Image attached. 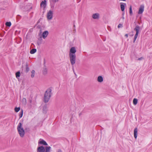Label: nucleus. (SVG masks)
I'll use <instances>...</instances> for the list:
<instances>
[{
  "instance_id": "nucleus-1",
  "label": "nucleus",
  "mask_w": 152,
  "mask_h": 152,
  "mask_svg": "<svg viewBox=\"0 0 152 152\" xmlns=\"http://www.w3.org/2000/svg\"><path fill=\"white\" fill-rule=\"evenodd\" d=\"M76 52V48L74 47H72L70 49L69 56L70 61L72 65L74 64L75 62L76 55L75 53Z\"/></svg>"
},
{
  "instance_id": "nucleus-2",
  "label": "nucleus",
  "mask_w": 152,
  "mask_h": 152,
  "mask_svg": "<svg viewBox=\"0 0 152 152\" xmlns=\"http://www.w3.org/2000/svg\"><path fill=\"white\" fill-rule=\"evenodd\" d=\"M51 90L49 88L45 92L44 98V101L45 103L48 102L51 96Z\"/></svg>"
},
{
  "instance_id": "nucleus-3",
  "label": "nucleus",
  "mask_w": 152,
  "mask_h": 152,
  "mask_svg": "<svg viewBox=\"0 0 152 152\" xmlns=\"http://www.w3.org/2000/svg\"><path fill=\"white\" fill-rule=\"evenodd\" d=\"M22 126L21 123H19L17 127V129L20 136L23 137L24 135L25 131Z\"/></svg>"
},
{
  "instance_id": "nucleus-4",
  "label": "nucleus",
  "mask_w": 152,
  "mask_h": 152,
  "mask_svg": "<svg viewBox=\"0 0 152 152\" xmlns=\"http://www.w3.org/2000/svg\"><path fill=\"white\" fill-rule=\"evenodd\" d=\"M140 30V27L138 26L137 25L135 28L134 29V30L136 32V34L134 36V37L133 40V42H134L135 41H136L137 37L139 33V31Z\"/></svg>"
},
{
  "instance_id": "nucleus-5",
  "label": "nucleus",
  "mask_w": 152,
  "mask_h": 152,
  "mask_svg": "<svg viewBox=\"0 0 152 152\" xmlns=\"http://www.w3.org/2000/svg\"><path fill=\"white\" fill-rule=\"evenodd\" d=\"M53 11L51 10H49L47 13V18L49 20H51L53 16Z\"/></svg>"
},
{
  "instance_id": "nucleus-6",
  "label": "nucleus",
  "mask_w": 152,
  "mask_h": 152,
  "mask_svg": "<svg viewBox=\"0 0 152 152\" xmlns=\"http://www.w3.org/2000/svg\"><path fill=\"white\" fill-rule=\"evenodd\" d=\"M59 0H50V5L51 8H53L56 3L58 2Z\"/></svg>"
},
{
  "instance_id": "nucleus-7",
  "label": "nucleus",
  "mask_w": 152,
  "mask_h": 152,
  "mask_svg": "<svg viewBox=\"0 0 152 152\" xmlns=\"http://www.w3.org/2000/svg\"><path fill=\"white\" fill-rule=\"evenodd\" d=\"M45 149L43 146L39 147L37 148V152H45Z\"/></svg>"
},
{
  "instance_id": "nucleus-8",
  "label": "nucleus",
  "mask_w": 152,
  "mask_h": 152,
  "mask_svg": "<svg viewBox=\"0 0 152 152\" xmlns=\"http://www.w3.org/2000/svg\"><path fill=\"white\" fill-rule=\"evenodd\" d=\"M144 6L143 5H140L138 12V14H142L144 11Z\"/></svg>"
},
{
  "instance_id": "nucleus-9",
  "label": "nucleus",
  "mask_w": 152,
  "mask_h": 152,
  "mask_svg": "<svg viewBox=\"0 0 152 152\" xmlns=\"http://www.w3.org/2000/svg\"><path fill=\"white\" fill-rule=\"evenodd\" d=\"M48 32L47 31H44L41 36V37H42L43 39H45L47 37L48 34Z\"/></svg>"
},
{
  "instance_id": "nucleus-10",
  "label": "nucleus",
  "mask_w": 152,
  "mask_h": 152,
  "mask_svg": "<svg viewBox=\"0 0 152 152\" xmlns=\"http://www.w3.org/2000/svg\"><path fill=\"white\" fill-rule=\"evenodd\" d=\"M47 2L46 0H44L42 1L40 4V6L41 7H42L45 9L46 6Z\"/></svg>"
},
{
  "instance_id": "nucleus-11",
  "label": "nucleus",
  "mask_w": 152,
  "mask_h": 152,
  "mask_svg": "<svg viewBox=\"0 0 152 152\" xmlns=\"http://www.w3.org/2000/svg\"><path fill=\"white\" fill-rule=\"evenodd\" d=\"M99 17V15L98 13L94 14L92 15V18L94 19H98Z\"/></svg>"
},
{
  "instance_id": "nucleus-12",
  "label": "nucleus",
  "mask_w": 152,
  "mask_h": 152,
  "mask_svg": "<svg viewBox=\"0 0 152 152\" xmlns=\"http://www.w3.org/2000/svg\"><path fill=\"white\" fill-rule=\"evenodd\" d=\"M126 4L125 3H121V10L122 12H124V11L125 9V6H126Z\"/></svg>"
},
{
  "instance_id": "nucleus-13",
  "label": "nucleus",
  "mask_w": 152,
  "mask_h": 152,
  "mask_svg": "<svg viewBox=\"0 0 152 152\" xmlns=\"http://www.w3.org/2000/svg\"><path fill=\"white\" fill-rule=\"evenodd\" d=\"M137 128H135L134 130V138L136 139L137 137Z\"/></svg>"
},
{
  "instance_id": "nucleus-14",
  "label": "nucleus",
  "mask_w": 152,
  "mask_h": 152,
  "mask_svg": "<svg viewBox=\"0 0 152 152\" xmlns=\"http://www.w3.org/2000/svg\"><path fill=\"white\" fill-rule=\"evenodd\" d=\"M39 143L41 144H42L45 145H48V144L46 142L43 140H40L39 142Z\"/></svg>"
},
{
  "instance_id": "nucleus-15",
  "label": "nucleus",
  "mask_w": 152,
  "mask_h": 152,
  "mask_svg": "<svg viewBox=\"0 0 152 152\" xmlns=\"http://www.w3.org/2000/svg\"><path fill=\"white\" fill-rule=\"evenodd\" d=\"M97 80L99 82H102L103 81V78L102 76H99L97 78Z\"/></svg>"
},
{
  "instance_id": "nucleus-16",
  "label": "nucleus",
  "mask_w": 152,
  "mask_h": 152,
  "mask_svg": "<svg viewBox=\"0 0 152 152\" xmlns=\"http://www.w3.org/2000/svg\"><path fill=\"white\" fill-rule=\"evenodd\" d=\"M51 147L50 146H47L45 147V152H50V150L51 149Z\"/></svg>"
},
{
  "instance_id": "nucleus-17",
  "label": "nucleus",
  "mask_w": 152,
  "mask_h": 152,
  "mask_svg": "<svg viewBox=\"0 0 152 152\" xmlns=\"http://www.w3.org/2000/svg\"><path fill=\"white\" fill-rule=\"evenodd\" d=\"M37 51V50L36 49L34 48L32 49L30 51V53L31 54H33L36 53Z\"/></svg>"
},
{
  "instance_id": "nucleus-18",
  "label": "nucleus",
  "mask_w": 152,
  "mask_h": 152,
  "mask_svg": "<svg viewBox=\"0 0 152 152\" xmlns=\"http://www.w3.org/2000/svg\"><path fill=\"white\" fill-rule=\"evenodd\" d=\"M138 100L136 98H134L133 100V104L134 105H136L137 103Z\"/></svg>"
},
{
  "instance_id": "nucleus-19",
  "label": "nucleus",
  "mask_w": 152,
  "mask_h": 152,
  "mask_svg": "<svg viewBox=\"0 0 152 152\" xmlns=\"http://www.w3.org/2000/svg\"><path fill=\"white\" fill-rule=\"evenodd\" d=\"M16 77L17 78H18L20 76V72L19 71H18L15 73Z\"/></svg>"
},
{
  "instance_id": "nucleus-20",
  "label": "nucleus",
  "mask_w": 152,
  "mask_h": 152,
  "mask_svg": "<svg viewBox=\"0 0 152 152\" xmlns=\"http://www.w3.org/2000/svg\"><path fill=\"white\" fill-rule=\"evenodd\" d=\"M31 77L32 78H33L34 77V73H35V71L34 70H32L31 71Z\"/></svg>"
},
{
  "instance_id": "nucleus-21",
  "label": "nucleus",
  "mask_w": 152,
  "mask_h": 152,
  "mask_svg": "<svg viewBox=\"0 0 152 152\" xmlns=\"http://www.w3.org/2000/svg\"><path fill=\"white\" fill-rule=\"evenodd\" d=\"M47 69L45 68L43 69V73L45 75L47 73Z\"/></svg>"
},
{
  "instance_id": "nucleus-22",
  "label": "nucleus",
  "mask_w": 152,
  "mask_h": 152,
  "mask_svg": "<svg viewBox=\"0 0 152 152\" xmlns=\"http://www.w3.org/2000/svg\"><path fill=\"white\" fill-rule=\"evenodd\" d=\"M11 25V23L10 22H7L6 23V25L7 26L10 27Z\"/></svg>"
},
{
  "instance_id": "nucleus-23",
  "label": "nucleus",
  "mask_w": 152,
  "mask_h": 152,
  "mask_svg": "<svg viewBox=\"0 0 152 152\" xmlns=\"http://www.w3.org/2000/svg\"><path fill=\"white\" fill-rule=\"evenodd\" d=\"M29 70V68L28 66V64H26V72H28Z\"/></svg>"
},
{
  "instance_id": "nucleus-24",
  "label": "nucleus",
  "mask_w": 152,
  "mask_h": 152,
  "mask_svg": "<svg viewBox=\"0 0 152 152\" xmlns=\"http://www.w3.org/2000/svg\"><path fill=\"white\" fill-rule=\"evenodd\" d=\"M20 110V108L19 107H16L15 108V110L16 112H18Z\"/></svg>"
},
{
  "instance_id": "nucleus-25",
  "label": "nucleus",
  "mask_w": 152,
  "mask_h": 152,
  "mask_svg": "<svg viewBox=\"0 0 152 152\" xmlns=\"http://www.w3.org/2000/svg\"><path fill=\"white\" fill-rule=\"evenodd\" d=\"M23 110H22L20 111V113L19 115L20 118H21L22 117L23 115Z\"/></svg>"
},
{
  "instance_id": "nucleus-26",
  "label": "nucleus",
  "mask_w": 152,
  "mask_h": 152,
  "mask_svg": "<svg viewBox=\"0 0 152 152\" xmlns=\"http://www.w3.org/2000/svg\"><path fill=\"white\" fill-rule=\"evenodd\" d=\"M129 13L131 15H132V7L131 6H130L129 8Z\"/></svg>"
},
{
  "instance_id": "nucleus-27",
  "label": "nucleus",
  "mask_w": 152,
  "mask_h": 152,
  "mask_svg": "<svg viewBox=\"0 0 152 152\" xmlns=\"http://www.w3.org/2000/svg\"><path fill=\"white\" fill-rule=\"evenodd\" d=\"M123 27L122 24H119V25L118 26V28H122Z\"/></svg>"
},
{
  "instance_id": "nucleus-28",
  "label": "nucleus",
  "mask_w": 152,
  "mask_h": 152,
  "mask_svg": "<svg viewBox=\"0 0 152 152\" xmlns=\"http://www.w3.org/2000/svg\"><path fill=\"white\" fill-rule=\"evenodd\" d=\"M143 58L142 57H140L138 59V60H142Z\"/></svg>"
},
{
  "instance_id": "nucleus-29",
  "label": "nucleus",
  "mask_w": 152,
  "mask_h": 152,
  "mask_svg": "<svg viewBox=\"0 0 152 152\" xmlns=\"http://www.w3.org/2000/svg\"><path fill=\"white\" fill-rule=\"evenodd\" d=\"M125 37H126L127 38L128 37V34H126L125 35Z\"/></svg>"
},
{
  "instance_id": "nucleus-30",
  "label": "nucleus",
  "mask_w": 152,
  "mask_h": 152,
  "mask_svg": "<svg viewBox=\"0 0 152 152\" xmlns=\"http://www.w3.org/2000/svg\"><path fill=\"white\" fill-rule=\"evenodd\" d=\"M57 152H61V150H59Z\"/></svg>"
},
{
  "instance_id": "nucleus-31",
  "label": "nucleus",
  "mask_w": 152,
  "mask_h": 152,
  "mask_svg": "<svg viewBox=\"0 0 152 152\" xmlns=\"http://www.w3.org/2000/svg\"><path fill=\"white\" fill-rule=\"evenodd\" d=\"M123 18L124 19V17H123Z\"/></svg>"
},
{
  "instance_id": "nucleus-32",
  "label": "nucleus",
  "mask_w": 152,
  "mask_h": 152,
  "mask_svg": "<svg viewBox=\"0 0 152 152\" xmlns=\"http://www.w3.org/2000/svg\"><path fill=\"white\" fill-rule=\"evenodd\" d=\"M124 13H123V14L124 15Z\"/></svg>"
},
{
  "instance_id": "nucleus-33",
  "label": "nucleus",
  "mask_w": 152,
  "mask_h": 152,
  "mask_svg": "<svg viewBox=\"0 0 152 152\" xmlns=\"http://www.w3.org/2000/svg\"><path fill=\"white\" fill-rule=\"evenodd\" d=\"M73 69V71L74 72V69Z\"/></svg>"
}]
</instances>
